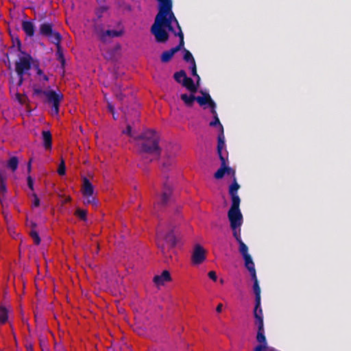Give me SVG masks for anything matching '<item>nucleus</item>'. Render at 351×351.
Here are the masks:
<instances>
[{"label": "nucleus", "mask_w": 351, "mask_h": 351, "mask_svg": "<svg viewBox=\"0 0 351 351\" xmlns=\"http://www.w3.org/2000/svg\"><path fill=\"white\" fill-rule=\"evenodd\" d=\"M8 319V310L5 306H0V324H5Z\"/></svg>", "instance_id": "26"}, {"label": "nucleus", "mask_w": 351, "mask_h": 351, "mask_svg": "<svg viewBox=\"0 0 351 351\" xmlns=\"http://www.w3.org/2000/svg\"><path fill=\"white\" fill-rule=\"evenodd\" d=\"M108 108L109 111H110L111 113H114V107H113V106H112V104H108Z\"/></svg>", "instance_id": "50"}, {"label": "nucleus", "mask_w": 351, "mask_h": 351, "mask_svg": "<svg viewBox=\"0 0 351 351\" xmlns=\"http://www.w3.org/2000/svg\"><path fill=\"white\" fill-rule=\"evenodd\" d=\"M137 139L142 140L140 144V153L145 162H151L154 160L158 159L161 154L159 147V137L154 130H146Z\"/></svg>", "instance_id": "2"}, {"label": "nucleus", "mask_w": 351, "mask_h": 351, "mask_svg": "<svg viewBox=\"0 0 351 351\" xmlns=\"http://www.w3.org/2000/svg\"><path fill=\"white\" fill-rule=\"evenodd\" d=\"M206 259V251L202 246L197 244L195 246L192 254V262L194 265H199Z\"/></svg>", "instance_id": "12"}, {"label": "nucleus", "mask_w": 351, "mask_h": 351, "mask_svg": "<svg viewBox=\"0 0 351 351\" xmlns=\"http://www.w3.org/2000/svg\"><path fill=\"white\" fill-rule=\"evenodd\" d=\"M255 321L254 324L258 327V330H264V322L263 317H261L259 316L254 317Z\"/></svg>", "instance_id": "35"}, {"label": "nucleus", "mask_w": 351, "mask_h": 351, "mask_svg": "<svg viewBox=\"0 0 351 351\" xmlns=\"http://www.w3.org/2000/svg\"><path fill=\"white\" fill-rule=\"evenodd\" d=\"M238 243L239 245V250L244 259L245 264L252 262V258L248 253L247 246L244 243L243 241L238 242Z\"/></svg>", "instance_id": "17"}, {"label": "nucleus", "mask_w": 351, "mask_h": 351, "mask_svg": "<svg viewBox=\"0 0 351 351\" xmlns=\"http://www.w3.org/2000/svg\"><path fill=\"white\" fill-rule=\"evenodd\" d=\"M158 1H162L163 3V8L167 9L170 6V0H157Z\"/></svg>", "instance_id": "43"}, {"label": "nucleus", "mask_w": 351, "mask_h": 351, "mask_svg": "<svg viewBox=\"0 0 351 351\" xmlns=\"http://www.w3.org/2000/svg\"><path fill=\"white\" fill-rule=\"evenodd\" d=\"M210 112L213 115L214 120L210 122V123H209L210 126L216 127L218 125L220 128V132H221V127H223V125L220 123L217 112L216 111V108H214V111H213V110H211Z\"/></svg>", "instance_id": "24"}, {"label": "nucleus", "mask_w": 351, "mask_h": 351, "mask_svg": "<svg viewBox=\"0 0 351 351\" xmlns=\"http://www.w3.org/2000/svg\"><path fill=\"white\" fill-rule=\"evenodd\" d=\"M27 185L32 191L34 190V182L31 176L27 177Z\"/></svg>", "instance_id": "42"}, {"label": "nucleus", "mask_w": 351, "mask_h": 351, "mask_svg": "<svg viewBox=\"0 0 351 351\" xmlns=\"http://www.w3.org/2000/svg\"><path fill=\"white\" fill-rule=\"evenodd\" d=\"M39 34L47 38L54 45L60 44L62 36L53 29V25L51 23L44 22L41 23L39 27Z\"/></svg>", "instance_id": "7"}, {"label": "nucleus", "mask_w": 351, "mask_h": 351, "mask_svg": "<svg viewBox=\"0 0 351 351\" xmlns=\"http://www.w3.org/2000/svg\"><path fill=\"white\" fill-rule=\"evenodd\" d=\"M36 73L40 76H43L44 75L43 71L38 67L36 69Z\"/></svg>", "instance_id": "49"}, {"label": "nucleus", "mask_w": 351, "mask_h": 351, "mask_svg": "<svg viewBox=\"0 0 351 351\" xmlns=\"http://www.w3.org/2000/svg\"><path fill=\"white\" fill-rule=\"evenodd\" d=\"M112 116H113L114 119H117V117H116V115H115L114 112V113H112Z\"/></svg>", "instance_id": "55"}, {"label": "nucleus", "mask_w": 351, "mask_h": 351, "mask_svg": "<svg viewBox=\"0 0 351 351\" xmlns=\"http://www.w3.org/2000/svg\"><path fill=\"white\" fill-rule=\"evenodd\" d=\"M228 217L232 230L233 237L237 242L242 241L241 236V226L243 223V215L241 211H228Z\"/></svg>", "instance_id": "6"}, {"label": "nucleus", "mask_w": 351, "mask_h": 351, "mask_svg": "<svg viewBox=\"0 0 351 351\" xmlns=\"http://www.w3.org/2000/svg\"><path fill=\"white\" fill-rule=\"evenodd\" d=\"M176 53V52L174 51L173 48H171L170 50L165 51L164 52H162L160 56L161 62L164 63L169 62Z\"/></svg>", "instance_id": "22"}, {"label": "nucleus", "mask_w": 351, "mask_h": 351, "mask_svg": "<svg viewBox=\"0 0 351 351\" xmlns=\"http://www.w3.org/2000/svg\"><path fill=\"white\" fill-rule=\"evenodd\" d=\"M82 193L85 198L84 204H92L93 206H97L98 201L93 196L94 186L90 180L86 178H83V184L82 187Z\"/></svg>", "instance_id": "8"}, {"label": "nucleus", "mask_w": 351, "mask_h": 351, "mask_svg": "<svg viewBox=\"0 0 351 351\" xmlns=\"http://www.w3.org/2000/svg\"><path fill=\"white\" fill-rule=\"evenodd\" d=\"M222 308H223V304H219L216 308V311L217 313H221V311H222Z\"/></svg>", "instance_id": "47"}, {"label": "nucleus", "mask_w": 351, "mask_h": 351, "mask_svg": "<svg viewBox=\"0 0 351 351\" xmlns=\"http://www.w3.org/2000/svg\"><path fill=\"white\" fill-rule=\"evenodd\" d=\"M31 163H32V159H30L28 162V164H27V171L28 172H30L31 171Z\"/></svg>", "instance_id": "51"}, {"label": "nucleus", "mask_w": 351, "mask_h": 351, "mask_svg": "<svg viewBox=\"0 0 351 351\" xmlns=\"http://www.w3.org/2000/svg\"><path fill=\"white\" fill-rule=\"evenodd\" d=\"M36 226H37V225H36V223L35 222H33V221L31 222V228H32V229L36 230Z\"/></svg>", "instance_id": "52"}, {"label": "nucleus", "mask_w": 351, "mask_h": 351, "mask_svg": "<svg viewBox=\"0 0 351 351\" xmlns=\"http://www.w3.org/2000/svg\"><path fill=\"white\" fill-rule=\"evenodd\" d=\"M226 173L231 176L232 177L233 180L234 179V178H236L235 170L230 167H228L227 163L226 164Z\"/></svg>", "instance_id": "40"}, {"label": "nucleus", "mask_w": 351, "mask_h": 351, "mask_svg": "<svg viewBox=\"0 0 351 351\" xmlns=\"http://www.w3.org/2000/svg\"><path fill=\"white\" fill-rule=\"evenodd\" d=\"M182 85L191 93H195L197 91L199 83L197 82V84H195L192 78L186 76L184 80H182Z\"/></svg>", "instance_id": "16"}, {"label": "nucleus", "mask_w": 351, "mask_h": 351, "mask_svg": "<svg viewBox=\"0 0 351 351\" xmlns=\"http://www.w3.org/2000/svg\"><path fill=\"white\" fill-rule=\"evenodd\" d=\"M183 58L186 62H190L191 64H195V61L192 53L186 49H184Z\"/></svg>", "instance_id": "29"}, {"label": "nucleus", "mask_w": 351, "mask_h": 351, "mask_svg": "<svg viewBox=\"0 0 351 351\" xmlns=\"http://www.w3.org/2000/svg\"><path fill=\"white\" fill-rule=\"evenodd\" d=\"M196 101L201 106L208 105L210 110H213V111H214V108H216L215 102L212 99L210 95L207 93H203L202 97H196Z\"/></svg>", "instance_id": "13"}, {"label": "nucleus", "mask_w": 351, "mask_h": 351, "mask_svg": "<svg viewBox=\"0 0 351 351\" xmlns=\"http://www.w3.org/2000/svg\"><path fill=\"white\" fill-rule=\"evenodd\" d=\"M71 200V198L69 197L68 199H66V202H69Z\"/></svg>", "instance_id": "56"}, {"label": "nucleus", "mask_w": 351, "mask_h": 351, "mask_svg": "<svg viewBox=\"0 0 351 351\" xmlns=\"http://www.w3.org/2000/svg\"><path fill=\"white\" fill-rule=\"evenodd\" d=\"M171 280L170 273L167 270H164L160 275H156L154 277L153 281L157 286L163 285L165 282Z\"/></svg>", "instance_id": "14"}, {"label": "nucleus", "mask_w": 351, "mask_h": 351, "mask_svg": "<svg viewBox=\"0 0 351 351\" xmlns=\"http://www.w3.org/2000/svg\"><path fill=\"white\" fill-rule=\"evenodd\" d=\"M75 215L82 220H86L87 211L86 210L77 208Z\"/></svg>", "instance_id": "36"}, {"label": "nucleus", "mask_w": 351, "mask_h": 351, "mask_svg": "<svg viewBox=\"0 0 351 351\" xmlns=\"http://www.w3.org/2000/svg\"><path fill=\"white\" fill-rule=\"evenodd\" d=\"M95 30L99 38L103 43L108 42L109 38L120 37L124 33V31L122 28L119 29H108L104 31L101 28L97 26L95 27Z\"/></svg>", "instance_id": "10"}, {"label": "nucleus", "mask_w": 351, "mask_h": 351, "mask_svg": "<svg viewBox=\"0 0 351 351\" xmlns=\"http://www.w3.org/2000/svg\"><path fill=\"white\" fill-rule=\"evenodd\" d=\"M225 137L223 134V127H221V132L218 136L217 138V154L219 155V158L221 157H228V153L226 152L223 154L222 150L225 148Z\"/></svg>", "instance_id": "15"}, {"label": "nucleus", "mask_w": 351, "mask_h": 351, "mask_svg": "<svg viewBox=\"0 0 351 351\" xmlns=\"http://www.w3.org/2000/svg\"><path fill=\"white\" fill-rule=\"evenodd\" d=\"M34 199L33 205H34V206L37 207L40 205V200L36 194H34Z\"/></svg>", "instance_id": "46"}, {"label": "nucleus", "mask_w": 351, "mask_h": 351, "mask_svg": "<svg viewBox=\"0 0 351 351\" xmlns=\"http://www.w3.org/2000/svg\"><path fill=\"white\" fill-rule=\"evenodd\" d=\"M253 290L255 294V302L261 301V288L258 282H254L253 285Z\"/></svg>", "instance_id": "30"}, {"label": "nucleus", "mask_w": 351, "mask_h": 351, "mask_svg": "<svg viewBox=\"0 0 351 351\" xmlns=\"http://www.w3.org/2000/svg\"><path fill=\"white\" fill-rule=\"evenodd\" d=\"M117 97L119 98V99H123V95L121 93L120 95H117Z\"/></svg>", "instance_id": "54"}, {"label": "nucleus", "mask_w": 351, "mask_h": 351, "mask_svg": "<svg viewBox=\"0 0 351 351\" xmlns=\"http://www.w3.org/2000/svg\"><path fill=\"white\" fill-rule=\"evenodd\" d=\"M56 45L57 46V51H56L57 59L61 63L62 68L64 69L65 66L66 60L64 57L63 52L61 50L60 44Z\"/></svg>", "instance_id": "25"}, {"label": "nucleus", "mask_w": 351, "mask_h": 351, "mask_svg": "<svg viewBox=\"0 0 351 351\" xmlns=\"http://www.w3.org/2000/svg\"><path fill=\"white\" fill-rule=\"evenodd\" d=\"M0 191L2 193H5L6 192V186L2 180H1V184H0Z\"/></svg>", "instance_id": "45"}, {"label": "nucleus", "mask_w": 351, "mask_h": 351, "mask_svg": "<svg viewBox=\"0 0 351 351\" xmlns=\"http://www.w3.org/2000/svg\"><path fill=\"white\" fill-rule=\"evenodd\" d=\"M245 267L246 269L249 271L252 280L254 282H258L257 276H256V271L255 269L254 263L250 262L249 263L245 264Z\"/></svg>", "instance_id": "23"}, {"label": "nucleus", "mask_w": 351, "mask_h": 351, "mask_svg": "<svg viewBox=\"0 0 351 351\" xmlns=\"http://www.w3.org/2000/svg\"><path fill=\"white\" fill-rule=\"evenodd\" d=\"M254 351H278L274 348L267 347V344L260 343L256 346L254 349Z\"/></svg>", "instance_id": "33"}, {"label": "nucleus", "mask_w": 351, "mask_h": 351, "mask_svg": "<svg viewBox=\"0 0 351 351\" xmlns=\"http://www.w3.org/2000/svg\"><path fill=\"white\" fill-rule=\"evenodd\" d=\"M175 229L176 226L170 223L167 232L158 233V247L164 255L167 251L173 249L176 245L177 239Z\"/></svg>", "instance_id": "3"}, {"label": "nucleus", "mask_w": 351, "mask_h": 351, "mask_svg": "<svg viewBox=\"0 0 351 351\" xmlns=\"http://www.w3.org/2000/svg\"><path fill=\"white\" fill-rule=\"evenodd\" d=\"M33 91L35 95H44L46 96L47 101L52 104V113L56 115L58 114L60 103L63 99L62 94H58L54 90H43L38 87H34Z\"/></svg>", "instance_id": "4"}, {"label": "nucleus", "mask_w": 351, "mask_h": 351, "mask_svg": "<svg viewBox=\"0 0 351 351\" xmlns=\"http://www.w3.org/2000/svg\"><path fill=\"white\" fill-rule=\"evenodd\" d=\"M180 99L187 107H191L193 105L194 101H196V97L193 95V93H191L189 95L186 93L182 94L180 95Z\"/></svg>", "instance_id": "21"}, {"label": "nucleus", "mask_w": 351, "mask_h": 351, "mask_svg": "<svg viewBox=\"0 0 351 351\" xmlns=\"http://www.w3.org/2000/svg\"><path fill=\"white\" fill-rule=\"evenodd\" d=\"M256 341L259 343L267 344L266 337L265 336V330H258L256 335Z\"/></svg>", "instance_id": "32"}, {"label": "nucleus", "mask_w": 351, "mask_h": 351, "mask_svg": "<svg viewBox=\"0 0 351 351\" xmlns=\"http://www.w3.org/2000/svg\"><path fill=\"white\" fill-rule=\"evenodd\" d=\"M158 13L156 16L154 24L151 27L150 32L154 36L158 43H165L169 38V33L165 29L174 34L180 38L179 44L173 47L176 52H178L184 47V34L181 27L172 11V1L170 0V6L167 9L163 8L162 1H158Z\"/></svg>", "instance_id": "1"}, {"label": "nucleus", "mask_w": 351, "mask_h": 351, "mask_svg": "<svg viewBox=\"0 0 351 351\" xmlns=\"http://www.w3.org/2000/svg\"><path fill=\"white\" fill-rule=\"evenodd\" d=\"M123 133L132 136V127L130 125H128L126 129L123 131Z\"/></svg>", "instance_id": "44"}, {"label": "nucleus", "mask_w": 351, "mask_h": 351, "mask_svg": "<svg viewBox=\"0 0 351 351\" xmlns=\"http://www.w3.org/2000/svg\"><path fill=\"white\" fill-rule=\"evenodd\" d=\"M191 74L197 77V82L199 83L200 77L197 73L196 64H191Z\"/></svg>", "instance_id": "39"}, {"label": "nucleus", "mask_w": 351, "mask_h": 351, "mask_svg": "<svg viewBox=\"0 0 351 351\" xmlns=\"http://www.w3.org/2000/svg\"><path fill=\"white\" fill-rule=\"evenodd\" d=\"M186 76V72L184 70H181L180 71L176 72L173 75V77L175 80L178 83H182V80H184Z\"/></svg>", "instance_id": "28"}, {"label": "nucleus", "mask_w": 351, "mask_h": 351, "mask_svg": "<svg viewBox=\"0 0 351 351\" xmlns=\"http://www.w3.org/2000/svg\"><path fill=\"white\" fill-rule=\"evenodd\" d=\"M240 186L237 182V178H234L233 182L229 186V194L231 197L232 204L228 211H241L239 208L241 199L238 195V190Z\"/></svg>", "instance_id": "9"}, {"label": "nucleus", "mask_w": 351, "mask_h": 351, "mask_svg": "<svg viewBox=\"0 0 351 351\" xmlns=\"http://www.w3.org/2000/svg\"><path fill=\"white\" fill-rule=\"evenodd\" d=\"M220 282H221V284H222V283H223V279H221Z\"/></svg>", "instance_id": "57"}, {"label": "nucleus", "mask_w": 351, "mask_h": 351, "mask_svg": "<svg viewBox=\"0 0 351 351\" xmlns=\"http://www.w3.org/2000/svg\"><path fill=\"white\" fill-rule=\"evenodd\" d=\"M165 156L167 158L168 160L167 162H164L163 164H162V169H167L168 168L169 166L171 165V160H170L171 158H172L174 156L173 154H171V153H169V152H167L165 154Z\"/></svg>", "instance_id": "37"}, {"label": "nucleus", "mask_w": 351, "mask_h": 351, "mask_svg": "<svg viewBox=\"0 0 351 351\" xmlns=\"http://www.w3.org/2000/svg\"><path fill=\"white\" fill-rule=\"evenodd\" d=\"M254 316H259L263 317V313L261 306V301L255 302V306L254 309Z\"/></svg>", "instance_id": "31"}, {"label": "nucleus", "mask_w": 351, "mask_h": 351, "mask_svg": "<svg viewBox=\"0 0 351 351\" xmlns=\"http://www.w3.org/2000/svg\"><path fill=\"white\" fill-rule=\"evenodd\" d=\"M208 277L213 281H216L217 279V274L214 271H210L208 274Z\"/></svg>", "instance_id": "41"}, {"label": "nucleus", "mask_w": 351, "mask_h": 351, "mask_svg": "<svg viewBox=\"0 0 351 351\" xmlns=\"http://www.w3.org/2000/svg\"><path fill=\"white\" fill-rule=\"evenodd\" d=\"M19 77L18 85L21 86L23 82V75H18Z\"/></svg>", "instance_id": "48"}, {"label": "nucleus", "mask_w": 351, "mask_h": 351, "mask_svg": "<svg viewBox=\"0 0 351 351\" xmlns=\"http://www.w3.org/2000/svg\"><path fill=\"white\" fill-rule=\"evenodd\" d=\"M219 159L221 160V167L214 174L215 178L217 180L221 179L226 174V164L228 162V157H221Z\"/></svg>", "instance_id": "18"}, {"label": "nucleus", "mask_w": 351, "mask_h": 351, "mask_svg": "<svg viewBox=\"0 0 351 351\" xmlns=\"http://www.w3.org/2000/svg\"><path fill=\"white\" fill-rule=\"evenodd\" d=\"M171 186L167 182H165L163 184L162 193L157 202V206H165L168 203H169L171 199Z\"/></svg>", "instance_id": "11"}, {"label": "nucleus", "mask_w": 351, "mask_h": 351, "mask_svg": "<svg viewBox=\"0 0 351 351\" xmlns=\"http://www.w3.org/2000/svg\"><path fill=\"white\" fill-rule=\"evenodd\" d=\"M42 77H43V80H45L46 82H47L49 80V77H47V75L44 74Z\"/></svg>", "instance_id": "53"}, {"label": "nucleus", "mask_w": 351, "mask_h": 351, "mask_svg": "<svg viewBox=\"0 0 351 351\" xmlns=\"http://www.w3.org/2000/svg\"><path fill=\"white\" fill-rule=\"evenodd\" d=\"M21 43L18 40V49L23 55L19 58V60L15 62V71L17 75H24L27 71L31 69L32 57L30 54L27 53L21 50Z\"/></svg>", "instance_id": "5"}, {"label": "nucleus", "mask_w": 351, "mask_h": 351, "mask_svg": "<svg viewBox=\"0 0 351 351\" xmlns=\"http://www.w3.org/2000/svg\"><path fill=\"white\" fill-rule=\"evenodd\" d=\"M43 146L46 149H51L52 146V136L50 131L43 130L42 132Z\"/></svg>", "instance_id": "20"}, {"label": "nucleus", "mask_w": 351, "mask_h": 351, "mask_svg": "<svg viewBox=\"0 0 351 351\" xmlns=\"http://www.w3.org/2000/svg\"><path fill=\"white\" fill-rule=\"evenodd\" d=\"M22 29L27 36H34L35 32V27L32 22L29 21H23Z\"/></svg>", "instance_id": "19"}, {"label": "nucleus", "mask_w": 351, "mask_h": 351, "mask_svg": "<svg viewBox=\"0 0 351 351\" xmlns=\"http://www.w3.org/2000/svg\"><path fill=\"white\" fill-rule=\"evenodd\" d=\"M58 173L60 176H64L66 173V167L63 159H62L61 162L59 165Z\"/></svg>", "instance_id": "38"}, {"label": "nucleus", "mask_w": 351, "mask_h": 351, "mask_svg": "<svg viewBox=\"0 0 351 351\" xmlns=\"http://www.w3.org/2000/svg\"><path fill=\"white\" fill-rule=\"evenodd\" d=\"M18 165L19 160L17 157L12 156L9 159L8 162V167L12 171H15L17 169Z\"/></svg>", "instance_id": "27"}, {"label": "nucleus", "mask_w": 351, "mask_h": 351, "mask_svg": "<svg viewBox=\"0 0 351 351\" xmlns=\"http://www.w3.org/2000/svg\"><path fill=\"white\" fill-rule=\"evenodd\" d=\"M30 237L34 240V242L36 245H39L40 243V238L38 232L34 229H31L29 232Z\"/></svg>", "instance_id": "34"}]
</instances>
